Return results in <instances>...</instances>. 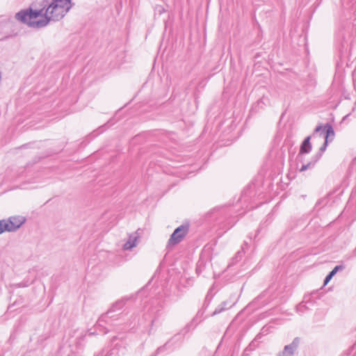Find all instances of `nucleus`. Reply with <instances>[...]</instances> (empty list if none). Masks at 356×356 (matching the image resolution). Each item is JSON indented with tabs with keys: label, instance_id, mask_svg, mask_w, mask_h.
I'll use <instances>...</instances> for the list:
<instances>
[{
	"label": "nucleus",
	"instance_id": "9",
	"mask_svg": "<svg viewBox=\"0 0 356 356\" xmlns=\"http://www.w3.org/2000/svg\"><path fill=\"white\" fill-rule=\"evenodd\" d=\"M233 305H234V302H233L232 304H229L227 301L222 302L216 308V309L213 312V315H216L218 314L221 313L222 312L225 311L227 308L231 307Z\"/></svg>",
	"mask_w": 356,
	"mask_h": 356
},
{
	"label": "nucleus",
	"instance_id": "8",
	"mask_svg": "<svg viewBox=\"0 0 356 356\" xmlns=\"http://www.w3.org/2000/svg\"><path fill=\"white\" fill-rule=\"evenodd\" d=\"M324 129H325V131H326L325 134H323L322 133H321L319 134L320 137H322L323 138L327 139V140H328V138L330 137L333 138L334 136V129L330 124H326L324 127Z\"/></svg>",
	"mask_w": 356,
	"mask_h": 356
},
{
	"label": "nucleus",
	"instance_id": "10",
	"mask_svg": "<svg viewBox=\"0 0 356 356\" xmlns=\"http://www.w3.org/2000/svg\"><path fill=\"white\" fill-rule=\"evenodd\" d=\"M5 232H12L8 220H0V234Z\"/></svg>",
	"mask_w": 356,
	"mask_h": 356
},
{
	"label": "nucleus",
	"instance_id": "5",
	"mask_svg": "<svg viewBox=\"0 0 356 356\" xmlns=\"http://www.w3.org/2000/svg\"><path fill=\"white\" fill-rule=\"evenodd\" d=\"M25 218L23 216H11L8 219L12 232L17 230L24 222Z\"/></svg>",
	"mask_w": 356,
	"mask_h": 356
},
{
	"label": "nucleus",
	"instance_id": "18",
	"mask_svg": "<svg viewBox=\"0 0 356 356\" xmlns=\"http://www.w3.org/2000/svg\"><path fill=\"white\" fill-rule=\"evenodd\" d=\"M89 334L92 335V334H94V332H90Z\"/></svg>",
	"mask_w": 356,
	"mask_h": 356
},
{
	"label": "nucleus",
	"instance_id": "1",
	"mask_svg": "<svg viewBox=\"0 0 356 356\" xmlns=\"http://www.w3.org/2000/svg\"><path fill=\"white\" fill-rule=\"evenodd\" d=\"M71 0H53L50 3L47 0H42L41 8L33 4V9L23 10L15 15V18L35 29L46 26L50 21H59L70 9Z\"/></svg>",
	"mask_w": 356,
	"mask_h": 356
},
{
	"label": "nucleus",
	"instance_id": "2",
	"mask_svg": "<svg viewBox=\"0 0 356 356\" xmlns=\"http://www.w3.org/2000/svg\"><path fill=\"white\" fill-rule=\"evenodd\" d=\"M124 306V301L123 300L115 302L106 314L99 317L97 322L96 327L106 330L104 331V334L107 333L108 330L105 327V325H113V321L118 319L120 315V314H115V312L120 310Z\"/></svg>",
	"mask_w": 356,
	"mask_h": 356
},
{
	"label": "nucleus",
	"instance_id": "12",
	"mask_svg": "<svg viewBox=\"0 0 356 356\" xmlns=\"http://www.w3.org/2000/svg\"><path fill=\"white\" fill-rule=\"evenodd\" d=\"M168 344H169V342L166 343L163 346L158 348L156 351L155 355L159 354L160 353H161L164 350H166L167 347L168 346Z\"/></svg>",
	"mask_w": 356,
	"mask_h": 356
},
{
	"label": "nucleus",
	"instance_id": "14",
	"mask_svg": "<svg viewBox=\"0 0 356 356\" xmlns=\"http://www.w3.org/2000/svg\"><path fill=\"white\" fill-rule=\"evenodd\" d=\"M344 268L345 267L343 265H338V266H336L333 269L334 270V273H337L338 271L343 270Z\"/></svg>",
	"mask_w": 356,
	"mask_h": 356
},
{
	"label": "nucleus",
	"instance_id": "6",
	"mask_svg": "<svg viewBox=\"0 0 356 356\" xmlns=\"http://www.w3.org/2000/svg\"><path fill=\"white\" fill-rule=\"evenodd\" d=\"M138 238L139 235L137 232L130 234L127 241L123 245L124 250H130L136 247L138 244Z\"/></svg>",
	"mask_w": 356,
	"mask_h": 356
},
{
	"label": "nucleus",
	"instance_id": "15",
	"mask_svg": "<svg viewBox=\"0 0 356 356\" xmlns=\"http://www.w3.org/2000/svg\"><path fill=\"white\" fill-rule=\"evenodd\" d=\"M323 131V127L322 126L319 125V126H317L314 130V134L313 135V136L314 137L315 136V134Z\"/></svg>",
	"mask_w": 356,
	"mask_h": 356
},
{
	"label": "nucleus",
	"instance_id": "7",
	"mask_svg": "<svg viewBox=\"0 0 356 356\" xmlns=\"http://www.w3.org/2000/svg\"><path fill=\"white\" fill-rule=\"evenodd\" d=\"M311 137L312 136H309L305 138L302 143L301 144L298 156H300V154H308L311 152V150H312V145L310 143Z\"/></svg>",
	"mask_w": 356,
	"mask_h": 356
},
{
	"label": "nucleus",
	"instance_id": "13",
	"mask_svg": "<svg viewBox=\"0 0 356 356\" xmlns=\"http://www.w3.org/2000/svg\"><path fill=\"white\" fill-rule=\"evenodd\" d=\"M311 165H312L311 163H308L307 164H304L300 168V171L303 172V171L307 170L309 168H310Z\"/></svg>",
	"mask_w": 356,
	"mask_h": 356
},
{
	"label": "nucleus",
	"instance_id": "4",
	"mask_svg": "<svg viewBox=\"0 0 356 356\" xmlns=\"http://www.w3.org/2000/svg\"><path fill=\"white\" fill-rule=\"evenodd\" d=\"M300 339L299 337L293 339L290 344L286 345L282 351L277 356H293L299 347Z\"/></svg>",
	"mask_w": 356,
	"mask_h": 356
},
{
	"label": "nucleus",
	"instance_id": "11",
	"mask_svg": "<svg viewBox=\"0 0 356 356\" xmlns=\"http://www.w3.org/2000/svg\"><path fill=\"white\" fill-rule=\"evenodd\" d=\"M328 140L327 139H324V143L323 145L320 147V155L318 156V158L321 156V154L325 151L327 146Z\"/></svg>",
	"mask_w": 356,
	"mask_h": 356
},
{
	"label": "nucleus",
	"instance_id": "17",
	"mask_svg": "<svg viewBox=\"0 0 356 356\" xmlns=\"http://www.w3.org/2000/svg\"><path fill=\"white\" fill-rule=\"evenodd\" d=\"M335 274H336V273H334V269H332V270L330 272V273H329V275H330V277H333Z\"/></svg>",
	"mask_w": 356,
	"mask_h": 356
},
{
	"label": "nucleus",
	"instance_id": "3",
	"mask_svg": "<svg viewBox=\"0 0 356 356\" xmlns=\"http://www.w3.org/2000/svg\"><path fill=\"white\" fill-rule=\"evenodd\" d=\"M188 232V225H182L175 229L169 240V245H175L179 243Z\"/></svg>",
	"mask_w": 356,
	"mask_h": 356
},
{
	"label": "nucleus",
	"instance_id": "16",
	"mask_svg": "<svg viewBox=\"0 0 356 356\" xmlns=\"http://www.w3.org/2000/svg\"><path fill=\"white\" fill-rule=\"evenodd\" d=\"M332 278V277H330V275L328 274L325 278L324 284L326 285Z\"/></svg>",
	"mask_w": 356,
	"mask_h": 356
}]
</instances>
